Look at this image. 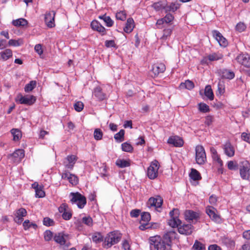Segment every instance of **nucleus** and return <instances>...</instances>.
<instances>
[{
	"label": "nucleus",
	"mask_w": 250,
	"mask_h": 250,
	"mask_svg": "<svg viewBox=\"0 0 250 250\" xmlns=\"http://www.w3.org/2000/svg\"><path fill=\"white\" fill-rule=\"evenodd\" d=\"M166 70L165 65L163 63L155 64L153 65L152 71L155 76L163 73Z\"/></svg>",
	"instance_id": "a878e982"
},
{
	"label": "nucleus",
	"mask_w": 250,
	"mask_h": 250,
	"mask_svg": "<svg viewBox=\"0 0 250 250\" xmlns=\"http://www.w3.org/2000/svg\"><path fill=\"white\" fill-rule=\"evenodd\" d=\"M15 162H19L24 157V151L23 149L16 150L12 154L10 155Z\"/></svg>",
	"instance_id": "5701e85b"
},
{
	"label": "nucleus",
	"mask_w": 250,
	"mask_h": 250,
	"mask_svg": "<svg viewBox=\"0 0 250 250\" xmlns=\"http://www.w3.org/2000/svg\"><path fill=\"white\" fill-rule=\"evenodd\" d=\"M93 93L94 96L99 101H103L106 98V94L103 92L102 89L99 86L94 88Z\"/></svg>",
	"instance_id": "bb28decb"
},
{
	"label": "nucleus",
	"mask_w": 250,
	"mask_h": 250,
	"mask_svg": "<svg viewBox=\"0 0 250 250\" xmlns=\"http://www.w3.org/2000/svg\"><path fill=\"white\" fill-rule=\"evenodd\" d=\"M68 180L70 184L72 185H76L78 183V177L74 174H71L69 178H68Z\"/></svg>",
	"instance_id": "3c124183"
},
{
	"label": "nucleus",
	"mask_w": 250,
	"mask_h": 250,
	"mask_svg": "<svg viewBox=\"0 0 250 250\" xmlns=\"http://www.w3.org/2000/svg\"><path fill=\"white\" fill-rule=\"evenodd\" d=\"M53 237V232L50 230H47L44 232V238L46 241H50Z\"/></svg>",
	"instance_id": "5fc2aeb1"
},
{
	"label": "nucleus",
	"mask_w": 250,
	"mask_h": 250,
	"mask_svg": "<svg viewBox=\"0 0 250 250\" xmlns=\"http://www.w3.org/2000/svg\"><path fill=\"white\" fill-rule=\"evenodd\" d=\"M205 95L210 101L214 99V94L210 85L206 86L204 90Z\"/></svg>",
	"instance_id": "473e14b6"
},
{
	"label": "nucleus",
	"mask_w": 250,
	"mask_h": 250,
	"mask_svg": "<svg viewBox=\"0 0 250 250\" xmlns=\"http://www.w3.org/2000/svg\"><path fill=\"white\" fill-rule=\"evenodd\" d=\"M213 116L211 115H208L206 117L205 124L208 126L210 125L213 121Z\"/></svg>",
	"instance_id": "338daca9"
},
{
	"label": "nucleus",
	"mask_w": 250,
	"mask_h": 250,
	"mask_svg": "<svg viewBox=\"0 0 250 250\" xmlns=\"http://www.w3.org/2000/svg\"><path fill=\"white\" fill-rule=\"evenodd\" d=\"M26 215L27 211L26 209L21 208L16 211L14 220L16 223L21 224L23 220V217H25Z\"/></svg>",
	"instance_id": "dca6fc26"
},
{
	"label": "nucleus",
	"mask_w": 250,
	"mask_h": 250,
	"mask_svg": "<svg viewBox=\"0 0 250 250\" xmlns=\"http://www.w3.org/2000/svg\"><path fill=\"white\" fill-rule=\"evenodd\" d=\"M134 27V20L132 18H129L127 20L125 26L124 28V30L125 32L129 33L133 30Z\"/></svg>",
	"instance_id": "c85d7f7f"
},
{
	"label": "nucleus",
	"mask_w": 250,
	"mask_h": 250,
	"mask_svg": "<svg viewBox=\"0 0 250 250\" xmlns=\"http://www.w3.org/2000/svg\"><path fill=\"white\" fill-rule=\"evenodd\" d=\"M12 24L15 26H24L27 25L28 21L25 19L20 18L18 20H13Z\"/></svg>",
	"instance_id": "58836bf2"
},
{
	"label": "nucleus",
	"mask_w": 250,
	"mask_h": 250,
	"mask_svg": "<svg viewBox=\"0 0 250 250\" xmlns=\"http://www.w3.org/2000/svg\"><path fill=\"white\" fill-rule=\"evenodd\" d=\"M223 149L225 154L229 157H232L235 154L234 147L229 142L225 143L223 146Z\"/></svg>",
	"instance_id": "4be33fe9"
},
{
	"label": "nucleus",
	"mask_w": 250,
	"mask_h": 250,
	"mask_svg": "<svg viewBox=\"0 0 250 250\" xmlns=\"http://www.w3.org/2000/svg\"><path fill=\"white\" fill-rule=\"evenodd\" d=\"M121 239V235L120 233L115 231L110 232L104 238L103 247L105 249H108L111 247L112 246L118 243Z\"/></svg>",
	"instance_id": "f03ea898"
},
{
	"label": "nucleus",
	"mask_w": 250,
	"mask_h": 250,
	"mask_svg": "<svg viewBox=\"0 0 250 250\" xmlns=\"http://www.w3.org/2000/svg\"><path fill=\"white\" fill-rule=\"evenodd\" d=\"M56 13L54 11H47L44 16V21L49 28H52L55 26V17Z\"/></svg>",
	"instance_id": "9b49d317"
},
{
	"label": "nucleus",
	"mask_w": 250,
	"mask_h": 250,
	"mask_svg": "<svg viewBox=\"0 0 250 250\" xmlns=\"http://www.w3.org/2000/svg\"><path fill=\"white\" fill-rule=\"evenodd\" d=\"M159 167L160 165L158 161L155 160L151 163L147 170V175L150 179H154L157 177Z\"/></svg>",
	"instance_id": "423d86ee"
},
{
	"label": "nucleus",
	"mask_w": 250,
	"mask_h": 250,
	"mask_svg": "<svg viewBox=\"0 0 250 250\" xmlns=\"http://www.w3.org/2000/svg\"><path fill=\"white\" fill-rule=\"evenodd\" d=\"M116 165L121 168H124L130 166L129 160L118 159L116 162Z\"/></svg>",
	"instance_id": "4c0bfd02"
},
{
	"label": "nucleus",
	"mask_w": 250,
	"mask_h": 250,
	"mask_svg": "<svg viewBox=\"0 0 250 250\" xmlns=\"http://www.w3.org/2000/svg\"><path fill=\"white\" fill-rule=\"evenodd\" d=\"M163 203V200L160 196L156 197H150L147 201V205L149 207H154L158 212H161V208Z\"/></svg>",
	"instance_id": "9d476101"
},
{
	"label": "nucleus",
	"mask_w": 250,
	"mask_h": 250,
	"mask_svg": "<svg viewBox=\"0 0 250 250\" xmlns=\"http://www.w3.org/2000/svg\"><path fill=\"white\" fill-rule=\"evenodd\" d=\"M70 195L72 196V198L70 200L72 204H77L79 208H84L86 204V199L84 196L78 192H71Z\"/></svg>",
	"instance_id": "20e7f679"
},
{
	"label": "nucleus",
	"mask_w": 250,
	"mask_h": 250,
	"mask_svg": "<svg viewBox=\"0 0 250 250\" xmlns=\"http://www.w3.org/2000/svg\"><path fill=\"white\" fill-rule=\"evenodd\" d=\"M172 32V28H166L164 29L163 30V35L161 37V39L163 40H167L168 37H169L171 33Z\"/></svg>",
	"instance_id": "8fccbe9b"
},
{
	"label": "nucleus",
	"mask_w": 250,
	"mask_h": 250,
	"mask_svg": "<svg viewBox=\"0 0 250 250\" xmlns=\"http://www.w3.org/2000/svg\"><path fill=\"white\" fill-rule=\"evenodd\" d=\"M165 23H169L174 20V16L170 13H167L166 15L162 18Z\"/></svg>",
	"instance_id": "6e6d98bb"
},
{
	"label": "nucleus",
	"mask_w": 250,
	"mask_h": 250,
	"mask_svg": "<svg viewBox=\"0 0 250 250\" xmlns=\"http://www.w3.org/2000/svg\"><path fill=\"white\" fill-rule=\"evenodd\" d=\"M195 160L199 165H203L206 161V154L204 147L198 145L195 148Z\"/></svg>",
	"instance_id": "0eeeda50"
},
{
	"label": "nucleus",
	"mask_w": 250,
	"mask_h": 250,
	"mask_svg": "<svg viewBox=\"0 0 250 250\" xmlns=\"http://www.w3.org/2000/svg\"><path fill=\"white\" fill-rule=\"evenodd\" d=\"M165 6L166 0H162L153 3L152 7H153L156 11H159L162 9L165 10Z\"/></svg>",
	"instance_id": "f704fd0d"
},
{
	"label": "nucleus",
	"mask_w": 250,
	"mask_h": 250,
	"mask_svg": "<svg viewBox=\"0 0 250 250\" xmlns=\"http://www.w3.org/2000/svg\"><path fill=\"white\" fill-rule=\"evenodd\" d=\"M32 188L35 189L36 197L42 198L45 196V193L42 185H39L38 183L36 182L32 184Z\"/></svg>",
	"instance_id": "6ab92c4d"
},
{
	"label": "nucleus",
	"mask_w": 250,
	"mask_h": 250,
	"mask_svg": "<svg viewBox=\"0 0 250 250\" xmlns=\"http://www.w3.org/2000/svg\"><path fill=\"white\" fill-rule=\"evenodd\" d=\"M167 143L175 147H181L184 145L183 139L178 136L170 137L167 140Z\"/></svg>",
	"instance_id": "f3484780"
},
{
	"label": "nucleus",
	"mask_w": 250,
	"mask_h": 250,
	"mask_svg": "<svg viewBox=\"0 0 250 250\" xmlns=\"http://www.w3.org/2000/svg\"><path fill=\"white\" fill-rule=\"evenodd\" d=\"M141 210L138 209H132L130 212V215L131 217L136 218L138 217L140 214Z\"/></svg>",
	"instance_id": "69168bd1"
},
{
	"label": "nucleus",
	"mask_w": 250,
	"mask_h": 250,
	"mask_svg": "<svg viewBox=\"0 0 250 250\" xmlns=\"http://www.w3.org/2000/svg\"><path fill=\"white\" fill-rule=\"evenodd\" d=\"M122 150L123 151L127 152H132L133 150V147L132 145L128 142H125L121 145Z\"/></svg>",
	"instance_id": "37998d69"
},
{
	"label": "nucleus",
	"mask_w": 250,
	"mask_h": 250,
	"mask_svg": "<svg viewBox=\"0 0 250 250\" xmlns=\"http://www.w3.org/2000/svg\"><path fill=\"white\" fill-rule=\"evenodd\" d=\"M83 104L81 101L77 102L74 104V109L78 112L81 111L83 109Z\"/></svg>",
	"instance_id": "4d7b16f0"
},
{
	"label": "nucleus",
	"mask_w": 250,
	"mask_h": 250,
	"mask_svg": "<svg viewBox=\"0 0 250 250\" xmlns=\"http://www.w3.org/2000/svg\"><path fill=\"white\" fill-rule=\"evenodd\" d=\"M43 224L47 227L53 226L55 225V222L53 219L49 217H45L43 218Z\"/></svg>",
	"instance_id": "603ef678"
},
{
	"label": "nucleus",
	"mask_w": 250,
	"mask_h": 250,
	"mask_svg": "<svg viewBox=\"0 0 250 250\" xmlns=\"http://www.w3.org/2000/svg\"><path fill=\"white\" fill-rule=\"evenodd\" d=\"M12 57V51L10 49H6L0 52V60L6 61Z\"/></svg>",
	"instance_id": "cd10ccee"
},
{
	"label": "nucleus",
	"mask_w": 250,
	"mask_h": 250,
	"mask_svg": "<svg viewBox=\"0 0 250 250\" xmlns=\"http://www.w3.org/2000/svg\"><path fill=\"white\" fill-rule=\"evenodd\" d=\"M141 219L140 220V225L143 224L149 223V221L150 220L151 216L149 212H144L141 214Z\"/></svg>",
	"instance_id": "e433bc0d"
},
{
	"label": "nucleus",
	"mask_w": 250,
	"mask_h": 250,
	"mask_svg": "<svg viewBox=\"0 0 250 250\" xmlns=\"http://www.w3.org/2000/svg\"><path fill=\"white\" fill-rule=\"evenodd\" d=\"M239 64L246 67H250V56L248 54H240L235 58Z\"/></svg>",
	"instance_id": "f8f14e48"
},
{
	"label": "nucleus",
	"mask_w": 250,
	"mask_h": 250,
	"mask_svg": "<svg viewBox=\"0 0 250 250\" xmlns=\"http://www.w3.org/2000/svg\"><path fill=\"white\" fill-rule=\"evenodd\" d=\"M212 34L221 46L225 47L228 44V41L217 30H213Z\"/></svg>",
	"instance_id": "4468645a"
},
{
	"label": "nucleus",
	"mask_w": 250,
	"mask_h": 250,
	"mask_svg": "<svg viewBox=\"0 0 250 250\" xmlns=\"http://www.w3.org/2000/svg\"><path fill=\"white\" fill-rule=\"evenodd\" d=\"M223 55L219 52L213 53L208 55L207 58L210 61H215L222 59Z\"/></svg>",
	"instance_id": "72a5a7b5"
},
{
	"label": "nucleus",
	"mask_w": 250,
	"mask_h": 250,
	"mask_svg": "<svg viewBox=\"0 0 250 250\" xmlns=\"http://www.w3.org/2000/svg\"><path fill=\"white\" fill-rule=\"evenodd\" d=\"M193 230V227L191 224H184L178 227V232L182 234L186 235H190L192 233Z\"/></svg>",
	"instance_id": "a211bd4d"
},
{
	"label": "nucleus",
	"mask_w": 250,
	"mask_h": 250,
	"mask_svg": "<svg viewBox=\"0 0 250 250\" xmlns=\"http://www.w3.org/2000/svg\"><path fill=\"white\" fill-rule=\"evenodd\" d=\"M69 235L64 231L57 232L55 233L53 239L54 241L61 246H68L67 242L69 240Z\"/></svg>",
	"instance_id": "6e6552de"
},
{
	"label": "nucleus",
	"mask_w": 250,
	"mask_h": 250,
	"mask_svg": "<svg viewBox=\"0 0 250 250\" xmlns=\"http://www.w3.org/2000/svg\"><path fill=\"white\" fill-rule=\"evenodd\" d=\"M220 73L222 78L223 79L231 80L235 77V73L234 72L227 69H223L220 70Z\"/></svg>",
	"instance_id": "b1692460"
},
{
	"label": "nucleus",
	"mask_w": 250,
	"mask_h": 250,
	"mask_svg": "<svg viewBox=\"0 0 250 250\" xmlns=\"http://www.w3.org/2000/svg\"><path fill=\"white\" fill-rule=\"evenodd\" d=\"M177 233L171 230L164 234L163 237L159 235L150 237L149 239L150 250H165L170 249L172 241L176 238Z\"/></svg>",
	"instance_id": "f257e3e1"
},
{
	"label": "nucleus",
	"mask_w": 250,
	"mask_h": 250,
	"mask_svg": "<svg viewBox=\"0 0 250 250\" xmlns=\"http://www.w3.org/2000/svg\"><path fill=\"white\" fill-rule=\"evenodd\" d=\"M194 87V83L189 80H186L185 83H181L179 85V88L181 89L186 88L188 90H191Z\"/></svg>",
	"instance_id": "2f4dec72"
},
{
	"label": "nucleus",
	"mask_w": 250,
	"mask_h": 250,
	"mask_svg": "<svg viewBox=\"0 0 250 250\" xmlns=\"http://www.w3.org/2000/svg\"><path fill=\"white\" fill-rule=\"evenodd\" d=\"M77 160L78 157L75 155H68L65 158V161L64 162L65 168L72 169Z\"/></svg>",
	"instance_id": "2eb2a0df"
},
{
	"label": "nucleus",
	"mask_w": 250,
	"mask_h": 250,
	"mask_svg": "<svg viewBox=\"0 0 250 250\" xmlns=\"http://www.w3.org/2000/svg\"><path fill=\"white\" fill-rule=\"evenodd\" d=\"M159 227V224L156 223H149L143 224L139 227V229L142 230H145L146 229H155Z\"/></svg>",
	"instance_id": "7c9ffc66"
},
{
	"label": "nucleus",
	"mask_w": 250,
	"mask_h": 250,
	"mask_svg": "<svg viewBox=\"0 0 250 250\" xmlns=\"http://www.w3.org/2000/svg\"><path fill=\"white\" fill-rule=\"evenodd\" d=\"M22 43V42L21 40H15L11 39L8 42L9 46H19Z\"/></svg>",
	"instance_id": "864d4df0"
},
{
	"label": "nucleus",
	"mask_w": 250,
	"mask_h": 250,
	"mask_svg": "<svg viewBox=\"0 0 250 250\" xmlns=\"http://www.w3.org/2000/svg\"><path fill=\"white\" fill-rule=\"evenodd\" d=\"M192 249L193 250H205L206 247L205 245L201 242L196 240L192 247Z\"/></svg>",
	"instance_id": "de8ad7c7"
},
{
	"label": "nucleus",
	"mask_w": 250,
	"mask_h": 250,
	"mask_svg": "<svg viewBox=\"0 0 250 250\" xmlns=\"http://www.w3.org/2000/svg\"><path fill=\"white\" fill-rule=\"evenodd\" d=\"M235 28L237 31L242 32L246 29V26L244 23L240 22L237 24Z\"/></svg>",
	"instance_id": "e2e57ef3"
},
{
	"label": "nucleus",
	"mask_w": 250,
	"mask_h": 250,
	"mask_svg": "<svg viewBox=\"0 0 250 250\" xmlns=\"http://www.w3.org/2000/svg\"><path fill=\"white\" fill-rule=\"evenodd\" d=\"M11 133L13 135V140L15 141H17L19 140L21 137V131L16 128H13L11 130Z\"/></svg>",
	"instance_id": "a19ab883"
},
{
	"label": "nucleus",
	"mask_w": 250,
	"mask_h": 250,
	"mask_svg": "<svg viewBox=\"0 0 250 250\" xmlns=\"http://www.w3.org/2000/svg\"><path fill=\"white\" fill-rule=\"evenodd\" d=\"M23 227L25 230L31 228L36 229L37 225L35 223L30 222L29 220H26L23 223Z\"/></svg>",
	"instance_id": "c03bdc74"
},
{
	"label": "nucleus",
	"mask_w": 250,
	"mask_h": 250,
	"mask_svg": "<svg viewBox=\"0 0 250 250\" xmlns=\"http://www.w3.org/2000/svg\"><path fill=\"white\" fill-rule=\"evenodd\" d=\"M239 173L243 180H249L250 177V163L246 160H243L239 163Z\"/></svg>",
	"instance_id": "7ed1b4c3"
},
{
	"label": "nucleus",
	"mask_w": 250,
	"mask_h": 250,
	"mask_svg": "<svg viewBox=\"0 0 250 250\" xmlns=\"http://www.w3.org/2000/svg\"><path fill=\"white\" fill-rule=\"evenodd\" d=\"M206 211L210 219L216 223H221V218L217 210L212 206H208L206 207Z\"/></svg>",
	"instance_id": "1a4fd4ad"
},
{
	"label": "nucleus",
	"mask_w": 250,
	"mask_h": 250,
	"mask_svg": "<svg viewBox=\"0 0 250 250\" xmlns=\"http://www.w3.org/2000/svg\"><path fill=\"white\" fill-rule=\"evenodd\" d=\"M90 239L95 244H100L104 241V237L102 233L99 232H95L90 234Z\"/></svg>",
	"instance_id": "393cba45"
},
{
	"label": "nucleus",
	"mask_w": 250,
	"mask_h": 250,
	"mask_svg": "<svg viewBox=\"0 0 250 250\" xmlns=\"http://www.w3.org/2000/svg\"><path fill=\"white\" fill-rule=\"evenodd\" d=\"M185 217L186 220L192 222H196L199 218L198 214L191 210H188L185 212Z\"/></svg>",
	"instance_id": "aec40b11"
},
{
	"label": "nucleus",
	"mask_w": 250,
	"mask_h": 250,
	"mask_svg": "<svg viewBox=\"0 0 250 250\" xmlns=\"http://www.w3.org/2000/svg\"><path fill=\"white\" fill-rule=\"evenodd\" d=\"M36 82L35 81H31L29 83L25 85L24 87V91L26 92L31 91L36 86Z\"/></svg>",
	"instance_id": "49530a36"
},
{
	"label": "nucleus",
	"mask_w": 250,
	"mask_h": 250,
	"mask_svg": "<svg viewBox=\"0 0 250 250\" xmlns=\"http://www.w3.org/2000/svg\"><path fill=\"white\" fill-rule=\"evenodd\" d=\"M190 178L193 181H199L202 179L200 173L196 169L192 168L189 174Z\"/></svg>",
	"instance_id": "c9c22d12"
},
{
	"label": "nucleus",
	"mask_w": 250,
	"mask_h": 250,
	"mask_svg": "<svg viewBox=\"0 0 250 250\" xmlns=\"http://www.w3.org/2000/svg\"><path fill=\"white\" fill-rule=\"evenodd\" d=\"M198 110L202 113H207L210 111L209 106L204 103L198 104Z\"/></svg>",
	"instance_id": "a18cd8bd"
},
{
	"label": "nucleus",
	"mask_w": 250,
	"mask_h": 250,
	"mask_svg": "<svg viewBox=\"0 0 250 250\" xmlns=\"http://www.w3.org/2000/svg\"><path fill=\"white\" fill-rule=\"evenodd\" d=\"M125 131L124 129H121L119 132L114 135V138L118 143L122 142L124 140Z\"/></svg>",
	"instance_id": "ea45409f"
},
{
	"label": "nucleus",
	"mask_w": 250,
	"mask_h": 250,
	"mask_svg": "<svg viewBox=\"0 0 250 250\" xmlns=\"http://www.w3.org/2000/svg\"><path fill=\"white\" fill-rule=\"evenodd\" d=\"M179 210L178 209L174 208L169 212L170 219L168 220V225L172 227L176 228L182 223L181 221L179 219Z\"/></svg>",
	"instance_id": "39448f33"
},
{
	"label": "nucleus",
	"mask_w": 250,
	"mask_h": 250,
	"mask_svg": "<svg viewBox=\"0 0 250 250\" xmlns=\"http://www.w3.org/2000/svg\"><path fill=\"white\" fill-rule=\"evenodd\" d=\"M126 13L123 11L117 12L116 14V19L121 21H125L126 19Z\"/></svg>",
	"instance_id": "13d9d810"
},
{
	"label": "nucleus",
	"mask_w": 250,
	"mask_h": 250,
	"mask_svg": "<svg viewBox=\"0 0 250 250\" xmlns=\"http://www.w3.org/2000/svg\"><path fill=\"white\" fill-rule=\"evenodd\" d=\"M104 21L105 23V25L107 27H111L113 26L114 21L110 18L109 16L104 17Z\"/></svg>",
	"instance_id": "680f3d73"
},
{
	"label": "nucleus",
	"mask_w": 250,
	"mask_h": 250,
	"mask_svg": "<svg viewBox=\"0 0 250 250\" xmlns=\"http://www.w3.org/2000/svg\"><path fill=\"white\" fill-rule=\"evenodd\" d=\"M82 222L88 226H92L93 224L92 219L88 217H84L82 218Z\"/></svg>",
	"instance_id": "bf43d9fd"
},
{
	"label": "nucleus",
	"mask_w": 250,
	"mask_h": 250,
	"mask_svg": "<svg viewBox=\"0 0 250 250\" xmlns=\"http://www.w3.org/2000/svg\"><path fill=\"white\" fill-rule=\"evenodd\" d=\"M241 138L243 140L250 144V134L243 132L241 134Z\"/></svg>",
	"instance_id": "774afa93"
},
{
	"label": "nucleus",
	"mask_w": 250,
	"mask_h": 250,
	"mask_svg": "<svg viewBox=\"0 0 250 250\" xmlns=\"http://www.w3.org/2000/svg\"><path fill=\"white\" fill-rule=\"evenodd\" d=\"M91 27L93 30L100 33L102 35L106 34L105 28L97 21H93L91 23Z\"/></svg>",
	"instance_id": "412c9836"
},
{
	"label": "nucleus",
	"mask_w": 250,
	"mask_h": 250,
	"mask_svg": "<svg viewBox=\"0 0 250 250\" xmlns=\"http://www.w3.org/2000/svg\"><path fill=\"white\" fill-rule=\"evenodd\" d=\"M105 46L107 48L113 47L117 48V46L114 40H106L104 42Z\"/></svg>",
	"instance_id": "052dcab7"
},
{
	"label": "nucleus",
	"mask_w": 250,
	"mask_h": 250,
	"mask_svg": "<svg viewBox=\"0 0 250 250\" xmlns=\"http://www.w3.org/2000/svg\"><path fill=\"white\" fill-rule=\"evenodd\" d=\"M103 133L100 128H96L94 131V138L96 140H101L103 138Z\"/></svg>",
	"instance_id": "09e8293b"
},
{
	"label": "nucleus",
	"mask_w": 250,
	"mask_h": 250,
	"mask_svg": "<svg viewBox=\"0 0 250 250\" xmlns=\"http://www.w3.org/2000/svg\"><path fill=\"white\" fill-rule=\"evenodd\" d=\"M227 166L229 169L235 171L238 169L239 164L236 161H229L227 163Z\"/></svg>",
	"instance_id": "79ce46f5"
},
{
	"label": "nucleus",
	"mask_w": 250,
	"mask_h": 250,
	"mask_svg": "<svg viewBox=\"0 0 250 250\" xmlns=\"http://www.w3.org/2000/svg\"><path fill=\"white\" fill-rule=\"evenodd\" d=\"M179 8V5L178 3H171L169 5H167V1H166V6L165 7V10L166 13L172 12H175Z\"/></svg>",
	"instance_id": "c756f323"
},
{
	"label": "nucleus",
	"mask_w": 250,
	"mask_h": 250,
	"mask_svg": "<svg viewBox=\"0 0 250 250\" xmlns=\"http://www.w3.org/2000/svg\"><path fill=\"white\" fill-rule=\"evenodd\" d=\"M19 101L21 104H25L28 105H32L36 100V98L33 95H27L25 96H22L21 95L18 96Z\"/></svg>",
	"instance_id": "ddd939ff"
},
{
	"label": "nucleus",
	"mask_w": 250,
	"mask_h": 250,
	"mask_svg": "<svg viewBox=\"0 0 250 250\" xmlns=\"http://www.w3.org/2000/svg\"><path fill=\"white\" fill-rule=\"evenodd\" d=\"M68 208V205L66 203H62L61 205V206L59 207L58 210L60 213H62V214L66 211Z\"/></svg>",
	"instance_id": "0e129e2a"
}]
</instances>
